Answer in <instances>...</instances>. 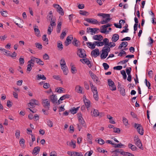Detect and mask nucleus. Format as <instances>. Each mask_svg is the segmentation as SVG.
Returning a JSON list of instances; mask_svg holds the SVG:
<instances>
[{"label":"nucleus","instance_id":"1","mask_svg":"<svg viewBox=\"0 0 156 156\" xmlns=\"http://www.w3.org/2000/svg\"><path fill=\"white\" fill-rule=\"evenodd\" d=\"M134 127L136 129L137 132L141 135H143L144 134V130L140 124L135 123Z\"/></svg>","mask_w":156,"mask_h":156},{"label":"nucleus","instance_id":"2","mask_svg":"<svg viewBox=\"0 0 156 156\" xmlns=\"http://www.w3.org/2000/svg\"><path fill=\"white\" fill-rule=\"evenodd\" d=\"M86 52L84 49L82 48H78L77 52V55L81 58H85L87 57Z\"/></svg>","mask_w":156,"mask_h":156},{"label":"nucleus","instance_id":"3","mask_svg":"<svg viewBox=\"0 0 156 156\" xmlns=\"http://www.w3.org/2000/svg\"><path fill=\"white\" fill-rule=\"evenodd\" d=\"M106 46H109L110 47H114L115 46V44L113 42L109 43V40L107 38H104L102 41Z\"/></svg>","mask_w":156,"mask_h":156},{"label":"nucleus","instance_id":"4","mask_svg":"<svg viewBox=\"0 0 156 156\" xmlns=\"http://www.w3.org/2000/svg\"><path fill=\"white\" fill-rule=\"evenodd\" d=\"M108 83L109 86V88L112 90H115L116 89V87L114 83L111 79L108 80Z\"/></svg>","mask_w":156,"mask_h":156},{"label":"nucleus","instance_id":"5","mask_svg":"<svg viewBox=\"0 0 156 156\" xmlns=\"http://www.w3.org/2000/svg\"><path fill=\"white\" fill-rule=\"evenodd\" d=\"M42 105L44 107L49 110L50 108V103L49 101L47 99L42 100Z\"/></svg>","mask_w":156,"mask_h":156},{"label":"nucleus","instance_id":"6","mask_svg":"<svg viewBox=\"0 0 156 156\" xmlns=\"http://www.w3.org/2000/svg\"><path fill=\"white\" fill-rule=\"evenodd\" d=\"M80 61L83 64H86L90 68H91L92 66V63H91L90 61L87 58L81 59Z\"/></svg>","mask_w":156,"mask_h":156},{"label":"nucleus","instance_id":"7","mask_svg":"<svg viewBox=\"0 0 156 156\" xmlns=\"http://www.w3.org/2000/svg\"><path fill=\"white\" fill-rule=\"evenodd\" d=\"M54 7L56 9L57 12L62 16L64 15V12L63 9L59 5L55 4L54 5Z\"/></svg>","mask_w":156,"mask_h":156},{"label":"nucleus","instance_id":"8","mask_svg":"<svg viewBox=\"0 0 156 156\" xmlns=\"http://www.w3.org/2000/svg\"><path fill=\"white\" fill-rule=\"evenodd\" d=\"M84 20L89 23L93 24H97L99 23V22L97 20L93 18H87L84 19Z\"/></svg>","mask_w":156,"mask_h":156},{"label":"nucleus","instance_id":"9","mask_svg":"<svg viewBox=\"0 0 156 156\" xmlns=\"http://www.w3.org/2000/svg\"><path fill=\"white\" fill-rule=\"evenodd\" d=\"M99 54V50L98 48L95 49L91 52V55L94 58H96Z\"/></svg>","mask_w":156,"mask_h":156},{"label":"nucleus","instance_id":"10","mask_svg":"<svg viewBox=\"0 0 156 156\" xmlns=\"http://www.w3.org/2000/svg\"><path fill=\"white\" fill-rule=\"evenodd\" d=\"M61 68L63 71L64 74L67 75L68 73V70L66 64H61Z\"/></svg>","mask_w":156,"mask_h":156},{"label":"nucleus","instance_id":"11","mask_svg":"<svg viewBox=\"0 0 156 156\" xmlns=\"http://www.w3.org/2000/svg\"><path fill=\"white\" fill-rule=\"evenodd\" d=\"M29 104L32 107H34V105H39V101L34 99H31L30 100V102Z\"/></svg>","mask_w":156,"mask_h":156},{"label":"nucleus","instance_id":"12","mask_svg":"<svg viewBox=\"0 0 156 156\" xmlns=\"http://www.w3.org/2000/svg\"><path fill=\"white\" fill-rule=\"evenodd\" d=\"M135 144L141 150H143L144 149L143 147H142V144L141 141L140 140H136L134 141Z\"/></svg>","mask_w":156,"mask_h":156},{"label":"nucleus","instance_id":"13","mask_svg":"<svg viewBox=\"0 0 156 156\" xmlns=\"http://www.w3.org/2000/svg\"><path fill=\"white\" fill-rule=\"evenodd\" d=\"M50 99L53 103L55 104L56 101H57V97L56 95L53 94L51 95L50 97Z\"/></svg>","mask_w":156,"mask_h":156},{"label":"nucleus","instance_id":"14","mask_svg":"<svg viewBox=\"0 0 156 156\" xmlns=\"http://www.w3.org/2000/svg\"><path fill=\"white\" fill-rule=\"evenodd\" d=\"M119 36L118 34H114L112 38V40L113 42H116L119 39Z\"/></svg>","mask_w":156,"mask_h":156},{"label":"nucleus","instance_id":"15","mask_svg":"<svg viewBox=\"0 0 156 156\" xmlns=\"http://www.w3.org/2000/svg\"><path fill=\"white\" fill-rule=\"evenodd\" d=\"M103 38V37L101 35H97L94 36L93 37V39L95 40H98L99 41H101Z\"/></svg>","mask_w":156,"mask_h":156},{"label":"nucleus","instance_id":"16","mask_svg":"<svg viewBox=\"0 0 156 156\" xmlns=\"http://www.w3.org/2000/svg\"><path fill=\"white\" fill-rule=\"evenodd\" d=\"M128 148L130 149L132 151H135L136 150L137 147H136L131 144L129 143L128 145Z\"/></svg>","mask_w":156,"mask_h":156},{"label":"nucleus","instance_id":"17","mask_svg":"<svg viewBox=\"0 0 156 156\" xmlns=\"http://www.w3.org/2000/svg\"><path fill=\"white\" fill-rule=\"evenodd\" d=\"M110 47L109 46H105L102 49V51L103 54L106 52H109L110 51Z\"/></svg>","mask_w":156,"mask_h":156},{"label":"nucleus","instance_id":"18","mask_svg":"<svg viewBox=\"0 0 156 156\" xmlns=\"http://www.w3.org/2000/svg\"><path fill=\"white\" fill-rule=\"evenodd\" d=\"M86 43L88 47L91 48V49H93L95 48L96 44L94 43L93 44H92L91 42H87Z\"/></svg>","mask_w":156,"mask_h":156},{"label":"nucleus","instance_id":"19","mask_svg":"<svg viewBox=\"0 0 156 156\" xmlns=\"http://www.w3.org/2000/svg\"><path fill=\"white\" fill-rule=\"evenodd\" d=\"M75 90L77 93L82 94V90L81 87L79 85H77L75 87Z\"/></svg>","mask_w":156,"mask_h":156},{"label":"nucleus","instance_id":"20","mask_svg":"<svg viewBox=\"0 0 156 156\" xmlns=\"http://www.w3.org/2000/svg\"><path fill=\"white\" fill-rule=\"evenodd\" d=\"M40 149V147L38 146L34 147L33 151V154H38L39 152Z\"/></svg>","mask_w":156,"mask_h":156},{"label":"nucleus","instance_id":"21","mask_svg":"<svg viewBox=\"0 0 156 156\" xmlns=\"http://www.w3.org/2000/svg\"><path fill=\"white\" fill-rule=\"evenodd\" d=\"M88 29L90 30L89 31V32L94 33H98V32H97V31L99 30V28H90V27L87 28V30H88Z\"/></svg>","mask_w":156,"mask_h":156},{"label":"nucleus","instance_id":"22","mask_svg":"<svg viewBox=\"0 0 156 156\" xmlns=\"http://www.w3.org/2000/svg\"><path fill=\"white\" fill-rule=\"evenodd\" d=\"M78 120L80 124H81L85 128L86 127V124L83 118L81 119H79Z\"/></svg>","mask_w":156,"mask_h":156},{"label":"nucleus","instance_id":"23","mask_svg":"<svg viewBox=\"0 0 156 156\" xmlns=\"http://www.w3.org/2000/svg\"><path fill=\"white\" fill-rule=\"evenodd\" d=\"M111 19L109 18V17L105 19V20H102L101 22H99L98 24H99L100 23L101 24H105L107 23H108V22Z\"/></svg>","mask_w":156,"mask_h":156},{"label":"nucleus","instance_id":"24","mask_svg":"<svg viewBox=\"0 0 156 156\" xmlns=\"http://www.w3.org/2000/svg\"><path fill=\"white\" fill-rule=\"evenodd\" d=\"M128 45V43L126 41H124L122 42L121 43V44L119 45V46L118 47V48L119 49H121L123 46H125L124 47H126Z\"/></svg>","mask_w":156,"mask_h":156},{"label":"nucleus","instance_id":"25","mask_svg":"<svg viewBox=\"0 0 156 156\" xmlns=\"http://www.w3.org/2000/svg\"><path fill=\"white\" fill-rule=\"evenodd\" d=\"M92 79L96 84L98 85L100 84V81L98 80V78L95 75L94 77H92Z\"/></svg>","mask_w":156,"mask_h":156},{"label":"nucleus","instance_id":"26","mask_svg":"<svg viewBox=\"0 0 156 156\" xmlns=\"http://www.w3.org/2000/svg\"><path fill=\"white\" fill-rule=\"evenodd\" d=\"M79 43V41H78L76 38H74L72 42V43L73 45L76 47H78Z\"/></svg>","mask_w":156,"mask_h":156},{"label":"nucleus","instance_id":"27","mask_svg":"<svg viewBox=\"0 0 156 156\" xmlns=\"http://www.w3.org/2000/svg\"><path fill=\"white\" fill-rule=\"evenodd\" d=\"M99 115V113L97 110L94 109L93 112V113L91 114V115L92 116L94 117H97Z\"/></svg>","mask_w":156,"mask_h":156},{"label":"nucleus","instance_id":"28","mask_svg":"<svg viewBox=\"0 0 156 156\" xmlns=\"http://www.w3.org/2000/svg\"><path fill=\"white\" fill-rule=\"evenodd\" d=\"M98 16L102 17L103 18H105L106 17L107 18L109 17L110 15L109 14H107L106 13H100L98 14Z\"/></svg>","mask_w":156,"mask_h":156},{"label":"nucleus","instance_id":"29","mask_svg":"<svg viewBox=\"0 0 156 156\" xmlns=\"http://www.w3.org/2000/svg\"><path fill=\"white\" fill-rule=\"evenodd\" d=\"M79 108V107H77L76 108H73L70 110V112L72 114H75L76 113L77 111L78 110Z\"/></svg>","mask_w":156,"mask_h":156},{"label":"nucleus","instance_id":"30","mask_svg":"<svg viewBox=\"0 0 156 156\" xmlns=\"http://www.w3.org/2000/svg\"><path fill=\"white\" fill-rule=\"evenodd\" d=\"M70 96L69 95L66 94L61 97L59 99V100L62 101L66 98H70Z\"/></svg>","mask_w":156,"mask_h":156},{"label":"nucleus","instance_id":"31","mask_svg":"<svg viewBox=\"0 0 156 156\" xmlns=\"http://www.w3.org/2000/svg\"><path fill=\"white\" fill-rule=\"evenodd\" d=\"M83 101L86 107L88 108L90 107V101L88 100H84Z\"/></svg>","mask_w":156,"mask_h":156},{"label":"nucleus","instance_id":"32","mask_svg":"<svg viewBox=\"0 0 156 156\" xmlns=\"http://www.w3.org/2000/svg\"><path fill=\"white\" fill-rule=\"evenodd\" d=\"M61 25L62 23L61 22H59L58 24L56 29V31L57 33H59L60 32L61 29Z\"/></svg>","mask_w":156,"mask_h":156},{"label":"nucleus","instance_id":"33","mask_svg":"<svg viewBox=\"0 0 156 156\" xmlns=\"http://www.w3.org/2000/svg\"><path fill=\"white\" fill-rule=\"evenodd\" d=\"M119 90L120 91V93L123 96H125L126 95L125 90L122 87L119 88Z\"/></svg>","mask_w":156,"mask_h":156},{"label":"nucleus","instance_id":"34","mask_svg":"<svg viewBox=\"0 0 156 156\" xmlns=\"http://www.w3.org/2000/svg\"><path fill=\"white\" fill-rule=\"evenodd\" d=\"M55 20H56L55 19L51 18L50 22V25H49L52 27H53L54 26H55L56 25Z\"/></svg>","mask_w":156,"mask_h":156},{"label":"nucleus","instance_id":"35","mask_svg":"<svg viewBox=\"0 0 156 156\" xmlns=\"http://www.w3.org/2000/svg\"><path fill=\"white\" fill-rule=\"evenodd\" d=\"M57 47L59 49L62 50L63 48V45L62 42L60 41H58L57 42Z\"/></svg>","mask_w":156,"mask_h":156},{"label":"nucleus","instance_id":"36","mask_svg":"<svg viewBox=\"0 0 156 156\" xmlns=\"http://www.w3.org/2000/svg\"><path fill=\"white\" fill-rule=\"evenodd\" d=\"M68 143L71 147H73V148H75L76 147V144L75 143H74L73 141H71L70 142L69 141H67V144L68 145Z\"/></svg>","mask_w":156,"mask_h":156},{"label":"nucleus","instance_id":"37","mask_svg":"<svg viewBox=\"0 0 156 156\" xmlns=\"http://www.w3.org/2000/svg\"><path fill=\"white\" fill-rule=\"evenodd\" d=\"M92 136L89 133H88L87 134V138L88 141L89 143L92 144V143L91 140Z\"/></svg>","mask_w":156,"mask_h":156},{"label":"nucleus","instance_id":"38","mask_svg":"<svg viewBox=\"0 0 156 156\" xmlns=\"http://www.w3.org/2000/svg\"><path fill=\"white\" fill-rule=\"evenodd\" d=\"M112 152H116V153H120V154H121L123 155V154H122L121 153H122V152H126L123 151V150H122V149H116L115 151H112Z\"/></svg>","mask_w":156,"mask_h":156},{"label":"nucleus","instance_id":"39","mask_svg":"<svg viewBox=\"0 0 156 156\" xmlns=\"http://www.w3.org/2000/svg\"><path fill=\"white\" fill-rule=\"evenodd\" d=\"M63 88L62 87H59L56 89L55 91L58 93H62L63 92Z\"/></svg>","mask_w":156,"mask_h":156},{"label":"nucleus","instance_id":"40","mask_svg":"<svg viewBox=\"0 0 156 156\" xmlns=\"http://www.w3.org/2000/svg\"><path fill=\"white\" fill-rule=\"evenodd\" d=\"M108 52H106L104 53V54H103V53H102L101 55V59H104L106 58L108 56Z\"/></svg>","mask_w":156,"mask_h":156},{"label":"nucleus","instance_id":"41","mask_svg":"<svg viewBox=\"0 0 156 156\" xmlns=\"http://www.w3.org/2000/svg\"><path fill=\"white\" fill-rule=\"evenodd\" d=\"M47 124L48 126L50 127H52L53 125V123L50 120L47 119Z\"/></svg>","mask_w":156,"mask_h":156},{"label":"nucleus","instance_id":"42","mask_svg":"<svg viewBox=\"0 0 156 156\" xmlns=\"http://www.w3.org/2000/svg\"><path fill=\"white\" fill-rule=\"evenodd\" d=\"M53 27H51V26L50 25H49L48 27L47 34L48 35H50L51 34L52 31L53 30Z\"/></svg>","mask_w":156,"mask_h":156},{"label":"nucleus","instance_id":"43","mask_svg":"<svg viewBox=\"0 0 156 156\" xmlns=\"http://www.w3.org/2000/svg\"><path fill=\"white\" fill-rule=\"evenodd\" d=\"M94 43L98 46H102L104 45L103 42L102 41L99 42L98 41H95Z\"/></svg>","mask_w":156,"mask_h":156},{"label":"nucleus","instance_id":"44","mask_svg":"<svg viewBox=\"0 0 156 156\" xmlns=\"http://www.w3.org/2000/svg\"><path fill=\"white\" fill-rule=\"evenodd\" d=\"M37 77L38 78V80L40 79H42L43 80H45L46 79V77L43 75H41L38 74L37 75Z\"/></svg>","mask_w":156,"mask_h":156},{"label":"nucleus","instance_id":"45","mask_svg":"<svg viewBox=\"0 0 156 156\" xmlns=\"http://www.w3.org/2000/svg\"><path fill=\"white\" fill-rule=\"evenodd\" d=\"M72 65V64L71 63L70 66H71V69L72 71V73L74 74L76 72L77 70L76 69V67Z\"/></svg>","mask_w":156,"mask_h":156},{"label":"nucleus","instance_id":"46","mask_svg":"<svg viewBox=\"0 0 156 156\" xmlns=\"http://www.w3.org/2000/svg\"><path fill=\"white\" fill-rule=\"evenodd\" d=\"M0 12L2 16L4 17H6L7 16L8 13L6 11H3V10L2 9V10Z\"/></svg>","mask_w":156,"mask_h":156},{"label":"nucleus","instance_id":"47","mask_svg":"<svg viewBox=\"0 0 156 156\" xmlns=\"http://www.w3.org/2000/svg\"><path fill=\"white\" fill-rule=\"evenodd\" d=\"M121 153L123 154L124 156H135L133 154L128 152H122Z\"/></svg>","mask_w":156,"mask_h":156},{"label":"nucleus","instance_id":"48","mask_svg":"<svg viewBox=\"0 0 156 156\" xmlns=\"http://www.w3.org/2000/svg\"><path fill=\"white\" fill-rule=\"evenodd\" d=\"M121 73L122 75L123 76V78L124 80L126 79L127 77V76L125 71L124 70H122L121 71Z\"/></svg>","mask_w":156,"mask_h":156},{"label":"nucleus","instance_id":"49","mask_svg":"<svg viewBox=\"0 0 156 156\" xmlns=\"http://www.w3.org/2000/svg\"><path fill=\"white\" fill-rule=\"evenodd\" d=\"M2 51H3L5 53H4V55H6L9 56H11V54L9 53V51H7L4 48L3 49H2Z\"/></svg>","mask_w":156,"mask_h":156},{"label":"nucleus","instance_id":"50","mask_svg":"<svg viewBox=\"0 0 156 156\" xmlns=\"http://www.w3.org/2000/svg\"><path fill=\"white\" fill-rule=\"evenodd\" d=\"M36 47L38 48L39 49H41L42 48V44L39 43H35Z\"/></svg>","mask_w":156,"mask_h":156},{"label":"nucleus","instance_id":"51","mask_svg":"<svg viewBox=\"0 0 156 156\" xmlns=\"http://www.w3.org/2000/svg\"><path fill=\"white\" fill-rule=\"evenodd\" d=\"M66 35V32L65 30L64 31V30H63L62 34H61L60 36V38L61 39H63Z\"/></svg>","mask_w":156,"mask_h":156},{"label":"nucleus","instance_id":"52","mask_svg":"<svg viewBox=\"0 0 156 156\" xmlns=\"http://www.w3.org/2000/svg\"><path fill=\"white\" fill-rule=\"evenodd\" d=\"M73 156H83V154L81 152H74Z\"/></svg>","mask_w":156,"mask_h":156},{"label":"nucleus","instance_id":"53","mask_svg":"<svg viewBox=\"0 0 156 156\" xmlns=\"http://www.w3.org/2000/svg\"><path fill=\"white\" fill-rule=\"evenodd\" d=\"M145 83L146 86L148 87V88L149 89H151L150 87L151 83L147 81V79H146L145 80Z\"/></svg>","mask_w":156,"mask_h":156},{"label":"nucleus","instance_id":"54","mask_svg":"<svg viewBox=\"0 0 156 156\" xmlns=\"http://www.w3.org/2000/svg\"><path fill=\"white\" fill-rule=\"evenodd\" d=\"M98 92L93 93L94 98L96 100H98Z\"/></svg>","mask_w":156,"mask_h":156},{"label":"nucleus","instance_id":"55","mask_svg":"<svg viewBox=\"0 0 156 156\" xmlns=\"http://www.w3.org/2000/svg\"><path fill=\"white\" fill-rule=\"evenodd\" d=\"M102 65L105 70H107L109 68V66L106 63H103Z\"/></svg>","mask_w":156,"mask_h":156},{"label":"nucleus","instance_id":"56","mask_svg":"<svg viewBox=\"0 0 156 156\" xmlns=\"http://www.w3.org/2000/svg\"><path fill=\"white\" fill-rule=\"evenodd\" d=\"M20 134V131L19 130H16V131L15 136L16 138H19Z\"/></svg>","mask_w":156,"mask_h":156},{"label":"nucleus","instance_id":"57","mask_svg":"<svg viewBox=\"0 0 156 156\" xmlns=\"http://www.w3.org/2000/svg\"><path fill=\"white\" fill-rule=\"evenodd\" d=\"M123 122L124 124L126 126L128 124V120L125 117H123Z\"/></svg>","mask_w":156,"mask_h":156},{"label":"nucleus","instance_id":"58","mask_svg":"<svg viewBox=\"0 0 156 156\" xmlns=\"http://www.w3.org/2000/svg\"><path fill=\"white\" fill-rule=\"evenodd\" d=\"M80 13L82 15L86 16L87 15H88V12L85 11H80Z\"/></svg>","mask_w":156,"mask_h":156},{"label":"nucleus","instance_id":"59","mask_svg":"<svg viewBox=\"0 0 156 156\" xmlns=\"http://www.w3.org/2000/svg\"><path fill=\"white\" fill-rule=\"evenodd\" d=\"M84 84L85 88L87 90H89V86L88 83L86 81H84Z\"/></svg>","mask_w":156,"mask_h":156},{"label":"nucleus","instance_id":"60","mask_svg":"<svg viewBox=\"0 0 156 156\" xmlns=\"http://www.w3.org/2000/svg\"><path fill=\"white\" fill-rule=\"evenodd\" d=\"M93 153V151L90 150V151L86 153L85 154L84 156H90Z\"/></svg>","mask_w":156,"mask_h":156},{"label":"nucleus","instance_id":"61","mask_svg":"<svg viewBox=\"0 0 156 156\" xmlns=\"http://www.w3.org/2000/svg\"><path fill=\"white\" fill-rule=\"evenodd\" d=\"M12 105V102L8 100L7 101V106L9 108L11 107Z\"/></svg>","mask_w":156,"mask_h":156},{"label":"nucleus","instance_id":"62","mask_svg":"<svg viewBox=\"0 0 156 156\" xmlns=\"http://www.w3.org/2000/svg\"><path fill=\"white\" fill-rule=\"evenodd\" d=\"M131 67H129V68H127L126 69V73L128 75H131L130 73L131 71Z\"/></svg>","mask_w":156,"mask_h":156},{"label":"nucleus","instance_id":"63","mask_svg":"<svg viewBox=\"0 0 156 156\" xmlns=\"http://www.w3.org/2000/svg\"><path fill=\"white\" fill-rule=\"evenodd\" d=\"M19 61L20 65H23L24 62V60L23 58H20L19 59Z\"/></svg>","mask_w":156,"mask_h":156},{"label":"nucleus","instance_id":"64","mask_svg":"<svg viewBox=\"0 0 156 156\" xmlns=\"http://www.w3.org/2000/svg\"><path fill=\"white\" fill-rule=\"evenodd\" d=\"M43 58L45 60H47L49 59V56L47 54H45L43 56Z\"/></svg>","mask_w":156,"mask_h":156}]
</instances>
